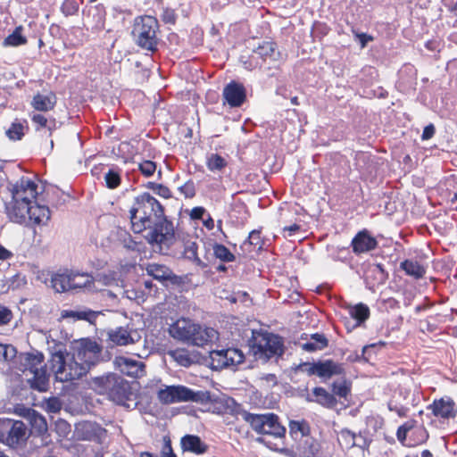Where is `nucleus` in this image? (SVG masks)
Masks as SVG:
<instances>
[{"label":"nucleus","mask_w":457,"mask_h":457,"mask_svg":"<svg viewBox=\"0 0 457 457\" xmlns=\"http://www.w3.org/2000/svg\"><path fill=\"white\" fill-rule=\"evenodd\" d=\"M129 213L131 229L137 234L151 228L155 221L165 216L164 208L161 203L146 192L135 197Z\"/></svg>","instance_id":"f257e3e1"},{"label":"nucleus","mask_w":457,"mask_h":457,"mask_svg":"<svg viewBox=\"0 0 457 457\" xmlns=\"http://www.w3.org/2000/svg\"><path fill=\"white\" fill-rule=\"evenodd\" d=\"M169 334L174 339L195 346H204L213 340L217 331L195 323L190 319L180 318L169 327Z\"/></svg>","instance_id":"f03ea898"},{"label":"nucleus","mask_w":457,"mask_h":457,"mask_svg":"<svg viewBox=\"0 0 457 457\" xmlns=\"http://www.w3.org/2000/svg\"><path fill=\"white\" fill-rule=\"evenodd\" d=\"M17 369L28 378V383L32 389L38 392H46L49 389V374L42 353H22Z\"/></svg>","instance_id":"7ed1b4c3"},{"label":"nucleus","mask_w":457,"mask_h":457,"mask_svg":"<svg viewBox=\"0 0 457 457\" xmlns=\"http://www.w3.org/2000/svg\"><path fill=\"white\" fill-rule=\"evenodd\" d=\"M132 37L137 46L152 54L158 51L161 41L160 24L156 17L140 15L134 19Z\"/></svg>","instance_id":"20e7f679"},{"label":"nucleus","mask_w":457,"mask_h":457,"mask_svg":"<svg viewBox=\"0 0 457 457\" xmlns=\"http://www.w3.org/2000/svg\"><path fill=\"white\" fill-rule=\"evenodd\" d=\"M243 420L249 425L257 435L268 436L275 439H285L287 428L282 425L280 418L274 412L252 413L245 410L237 411Z\"/></svg>","instance_id":"39448f33"},{"label":"nucleus","mask_w":457,"mask_h":457,"mask_svg":"<svg viewBox=\"0 0 457 457\" xmlns=\"http://www.w3.org/2000/svg\"><path fill=\"white\" fill-rule=\"evenodd\" d=\"M84 365L75 354L69 356L61 351L54 353L50 360L51 370L54 372L56 380L61 382L72 381L85 376L89 370Z\"/></svg>","instance_id":"423d86ee"},{"label":"nucleus","mask_w":457,"mask_h":457,"mask_svg":"<svg viewBox=\"0 0 457 457\" xmlns=\"http://www.w3.org/2000/svg\"><path fill=\"white\" fill-rule=\"evenodd\" d=\"M96 384L101 395H105L108 399L120 405H125L131 400L133 395L130 384L121 376L110 373L97 378Z\"/></svg>","instance_id":"0eeeda50"},{"label":"nucleus","mask_w":457,"mask_h":457,"mask_svg":"<svg viewBox=\"0 0 457 457\" xmlns=\"http://www.w3.org/2000/svg\"><path fill=\"white\" fill-rule=\"evenodd\" d=\"M146 236V240L151 245H157L160 250L169 249L175 241V230L172 221L166 216L155 221Z\"/></svg>","instance_id":"6e6552de"},{"label":"nucleus","mask_w":457,"mask_h":457,"mask_svg":"<svg viewBox=\"0 0 457 457\" xmlns=\"http://www.w3.org/2000/svg\"><path fill=\"white\" fill-rule=\"evenodd\" d=\"M300 369L308 376L316 375L324 381L330 379L333 376L342 375L345 373L343 364L336 362L330 359L313 362H304L300 365Z\"/></svg>","instance_id":"1a4fd4ad"},{"label":"nucleus","mask_w":457,"mask_h":457,"mask_svg":"<svg viewBox=\"0 0 457 457\" xmlns=\"http://www.w3.org/2000/svg\"><path fill=\"white\" fill-rule=\"evenodd\" d=\"M74 435L78 440L103 444L107 437V430L96 422L86 420L76 425Z\"/></svg>","instance_id":"9d476101"},{"label":"nucleus","mask_w":457,"mask_h":457,"mask_svg":"<svg viewBox=\"0 0 457 457\" xmlns=\"http://www.w3.org/2000/svg\"><path fill=\"white\" fill-rule=\"evenodd\" d=\"M196 393L184 386H168L157 392L158 400L163 404L196 401Z\"/></svg>","instance_id":"9b49d317"},{"label":"nucleus","mask_w":457,"mask_h":457,"mask_svg":"<svg viewBox=\"0 0 457 457\" xmlns=\"http://www.w3.org/2000/svg\"><path fill=\"white\" fill-rule=\"evenodd\" d=\"M101 353L102 346L99 344L91 339H84L73 354L82 364H85L86 368L90 370L92 366L99 361Z\"/></svg>","instance_id":"f8f14e48"},{"label":"nucleus","mask_w":457,"mask_h":457,"mask_svg":"<svg viewBox=\"0 0 457 457\" xmlns=\"http://www.w3.org/2000/svg\"><path fill=\"white\" fill-rule=\"evenodd\" d=\"M37 184L29 178L21 177L12 187V199L33 204L37 202L38 195Z\"/></svg>","instance_id":"ddd939ff"},{"label":"nucleus","mask_w":457,"mask_h":457,"mask_svg":"<svg viewBox=\"0 0 457 457\" xmlns=\"http://www.w3.org/2000/svg\"><path fill=\"white\" fill-rule=\"evenodd\" d=\"M257 353L264 355L267 359L274 356H280L284 353V345L280 337L273 334H263L255 343Z\"/></svg>","instance_id":"4468645a"},{"label":"nucleus","mask_w":457,"mask_h":457,"mask_svg":"<svg viewBox=\"0 0 457 457\" xmlns=\"http://www.w3.org/2000/svg\"><path fill=\"white\" fill-rule=\"evenodd\" d=\"M223 104L231 108L240 107L246 101V90L242 83L235 80L228 83L222 91Z\"/></svg>","instance_id":"2eb2a0df"},{"label":"nucleus","mask_w":457,"mask_h":457,"mask_svg":"<svg viewBox=\"0 0 457 457\" xmlns=\"http://www.w3.org/2000/svg\"><path fill=\"white\" fill-rule=\"evenodd\" d=\"M113 362L122 374L129 377L137 378L145 373V365L140 361L125 356H116Z\"/></svg>","instance_id":"dca6fc26"},{"label":"nucleus","mask_w":457,"mask_h":457,"mask_svg":"<svg viewBox=\"0 0 457 457\" xmlns=\"http://www.w3.org/2000/svg\"><path fill=\"white\" fill-rule=\"evenodd\" d=\"M427 408L435 417L443 420L453 419L457 415L456 404L450 397L435 399Z\"/></svg>","instance_id":"f3484780"},{"label":"nucleus","mask_w":457,"mask_h":457,"mask_svg":"<svg viewBox=\"0 0 457 457\" xmlns=\"http://www.w3.org/2000/svg\"><path fill=\"white\" fill-rule=\"evenodd\" d=\"M212 359L213 361L218 362L219 367L224 368L243 363L245 355L239 349L228 348L220 351H212Z\"/></svg>","instance_id":"a211bd4d"},{"label":"nucleus","mask_w":457,"mask_h":457,"mask_svg":"<svg viewBox=\"0 0 457 457\" xmlns=\"http://www.w3.org/2000/svg\"><path fill=\"white\" fill-rule=\"evenodd\" d=\"M7 445L16 447L27 440V427L21 420H5Z\"/></svg>","instance_id":"6ab92c4d"},{"label":"nucleus","mask_w":457,"mask_h":457,"mask_svg":"<svg viewBox=\"0 0 457 457\" xmlns=\"http://www.w3.org/2000/svg\"><path fill=\"white\" fill-rule=\"evenodd\" d=\"M378 245V240L365 228L359 231L351 242L353 252L356 255L375 250Z\"/></svg>","instance_id":"aec40b11"},{"label":"nucleus","mask_w":457,"mask_h":457,"mask_svg":"<svg viewBox=\"0 0 457 457\" xmlns=\"http://www.w3.org/2000/svg\"><path fill=\"white\" fill-rule=\"evenodd\" d=\"M33 112H49L54 110L57 104V96L52 90L47 91L46 94L37 92L29 103Z\"/></svg>","instance_id":"412c9836"},{"label":"nucleus","mask_w":457,"mask_h":457,"mask_svg":"<svg viewBox=\"0 0 457 457\" xmlns=\"http://www.w3.org/2000/svg\"><path fill=\"white\" fill-rule=\"evenodd\" d=\"M53 288L58 292L62 293L72 289L84 288V282H75L74 277H71V271L65 273H54L51 278Z\"/></svg>","instance_id":"4be33fe9"},{"label":"nucleus","mask_w":457,"mask_h":457,"mask_svg":"<svg viewBox=\"0 0 457 457\" xmlns=\"http://www.w3.org/2000/svg\"><path fill=\"white\" fill-rule=\"evenodd\" d=\"M180 447L185 453L203 455L209 450V445L197 435L187 434L180 438Z\"/></svg>","instance_id":"5701e85b"},{"label":"nucleus","mask_w":457,"mask_h":457,"mask_svg":"<svg viewBox=\"0 0 457 457\" xmlns=\"http://www.w3.org/2000/svg\"><path fill=\"white\" fill-rule=\"evenodd\" d=\"M305 400L309 403H316L320 406L332 409L337 404L336 396L321 386H316L312 394H308Z\"/></svg>","instance_id":"b1692460"},{"label":"nucleus","mask_w":457,"mask_h":457,"mask_svg":"<svg viewBox=\"0 0 457 457\" xmlns=\"http://www.w3.org/2000/svg\"><path fill=\"white\" fill-rule=\"evenodd\" d=\"M337 440L341 447L345 449H351L354 446L366 449L370 445L366 438L362 437L361 435L357 436L347 428H342L337 433Z\"/></svg>","instance_id":"393cba45"},{"label":"nucleus","mask_w":457,"mask_h":457,"mask_svg":"<svg viewBox=\"0 0 457 457\" xmlns=\"http://www.w3.org/2000/svg\"><path fill=\"white\" fill-rule=\"evenodd\" d=\"M51 218V212L46 205L38 204L37 202L30 204L28 220L31 226H45Z\"/></svg>","instance_id":"a878e982"},{"label":"nucleus","mask_w":457,"mask_h":457,"mask_svg":"<svg viewBox=\"0 0 457 457\" xmlns=\"http://www.w3.org/2000/svg\"><path fill=\"white\" fill-rule=\"evenodd\" d=\"M30 204L28 202L12 199L11 204L6 207V212L9 219L16 223H23L28 218Z\"/></svg>","instance_id":"bb28decb"},{"label":"nucleus","mask_w":457,"mask_h":457,"mask_svg":"<svg viewBox=\"0 0 457 457\" xmlns=\"http://www.w3.org/2000/svg\"><path fill=\"white\" fill-rule=\"evenodd\" d=\"M147 274L159 281L176 282L177 276L163 264L148 263L145 267Z\"/></svg>","instance_id":"cd10ccee"},{"label":"nucleus","mask_w":457,"mask_h":457,"mask_svg":"<svg viewBox=\"0 0 457 457\" xmlns=\"http://www.w3.org/2000/svg\"><path fill=\"white\" fill-rule=\"evenodd\" d=\"M46 113L32 112L29 117L36 131H41L46 129L51 136L56 129V119L54 117H47Z\"/></svg>","instance_id":"c85d7f7f"},{"label":"nucleus","mask_w":457,"mask_h":457,"mask_svg":"<svg viewBox=\"0 0 457 457\" xmlns=\"http://www.w3.org/2000/svg\"><path fill=\"white\" fill-rule=\"evenodd\" d=\"M198 245L195 241L187 240L184 244L183 256L193 262L195 265L201 268H206L211 262L209 256H204L205 261L198 256Z\"/></svg>","instance_id":"c756f323"},{"label":"nucleus","mask_w":457,"mask_h":457,"mask_svg":"<svg viewBox=\"0 0 457 457\" xmlns=\"http://www.w3.org/2000/svg\"><path fill=\"white\" fill-rule=\"evenodd\" d=\"M400 269L403 270L407 276L416 280L423 278L427 272V267L425 265L411 259L403 261L400 263Z\"/></svg>","instance_id":"7c9ffc66"},{"label":"nucleus","mask_w":457,"mask_h":457,"mask_svg":"<svg viewBox=\"0 0 457 457\" xmlns=\"http://www.w3.org/2000/svg\"><path fill=\"white\" fill-rule=\"evenodd\" d=\"M108 340L112 345L120 346L134 343L130 332L123 327H118L115 329H111L108 332Z\"/></svg>","instance_id":"2f4dec72"},{"label":"nucleus","mask_w":457,"mask_h":457,"mask_svg":"<svg viewBox=\"0 0 457 457\" xmlns=\"http://www.w3.org/2000/svg\"><path fill=\"white\" fill-rule=\"evenodd\" d=\"M254 52L264 61L267 59L276 61L280 57V53L278 51L277 44L274 41H263L256 47Z\"/></svg>","instance_id":"473e14b6"},{"label":"nucleus","mask_w":457,"mask_h":457,"mask_svg":"<svg viewBox=\"0 0 457 457\" xmlns=\"http://www.w3.org/2000/svg\"><path fill=\"white\" fill-rule=\"evenodd\" d=\"M25 129H29L27 120L15 119L6 129L5 135L10 140L19 141L25 136Z\"/></svg>","instance_id":"72a5a7b5"},{"label":"nucleus","mask_w":457,"mask_h":457,"mask_svg":"<svg viewBox=\"0 0 457 457\" xmlns=\"http://www.w3.org/2000/svg\"><path fill=\"white\" fill-rule=\"evenodd\" d=\"M23 415L29 419L32 428L35 429L37 434H44L47 430V423L45 417L37 411L27 408Z\"/></svg>","instance_id":"f704fd0d"},{"label":"nucleus","mask_w":457,"mask_h":457,"mask_svg":"<svg viewBox=\"0 0 457 457\" xmlns=\"http://www.w3.org/2000/svg\"><path fill=\"white\" fill-rule=\"evenodd\" d=\"M428 438V433L424 426H418L417 421L413 420L411 434H409L408 446H417L425 443Z\"/></svg>","instance_id":"c9c22d12"},{"label":"nucleus","mask_w":457,"mask_h":457,"mask_svg":"<svg viewBox=\"0 0 457 457\" xmlns=\"http://www.w3.org/2000/svg\"><path fill=\"white\" fill-rule=\"evenodd\" d=\"M328 345V340L323 334H312L306 343L302 345V348L306 352H316L325 349Z\"/></svg>","instance_id":"e433bc0d"},{"label":"nucleus","mask_w":457,"mask_h":457,"mask_svg":"<svg viewBox=\"0 0 457 457\" xmlns=\"http://www.w3.org/2000/svg\"><path fill=\"white\" fill-rule=\"evenodd\" d=\"M212 254L215 259L222 262H232L236 260L235 254L224 245L214 242L211 244Z\"/></svg>","instance_id":"4c0bfd02"},{"label":"nucleus","mask_w":457,"mask_h":457,"mask_svg":"<svg viewBox=\"0 0 457 457\" xmlns=\"http://www.w3.org/2000/svg\"><path fill=\"white\" fill-rule=\"evenodd\" d=\"M349 315L356 321V325L360 326L370 318V311L368 305L360 303L349 307Z\"/></svg>","instance_id":"58836bf2"},{"label":"nucleus","mask_w":457,"mask_h":457,"mask_svg":"<svg viewBox=\"0 0 457 457\" xmlns=\"http://www.w3.org/2000/svg\"><path fill=\"white\" fill-rule=\"evenodd\" d=\"M23 30L24 29L21 25L17 26L12 31V33L4 39L3 46L5 47H17L20 46L26 45L28 40L27 37L22 35Z\"/></svg>","instance_id":"ea45409f"},{"label":"nucleus","mask_w":457,"mask_h":457,"mask_svg":"<svg viewBox=\"0 0 457 457\" xmlns=\"http://www.w3.org/2000/svg\"><path fill=\"white\" fill-rule=\"evenodd\" d=\"M97 316V313L91 310L85 311H72V310H62L61 312L62 319L71 318L75 320H87L92 322Z\"/></svg>","instance_id":"a19ab883"},{"label":"nucleus","mask_w":457,"mask_h":457,"mask_svg":"<svg viewBox=\"0 0 457 457\" xmlns=\"http://www.w3.org/2000/svg\"><path fill=\"white\" fill-rule=\"evenodd\" d=\"M168 353L180 366L189 367L194 362L187 349L177 348L175 350L169 351Z\"/></svg>","instance_id":"79ce46f5"},{"label":"nucleus","mask_w":457,"mask_h":457,"mask_svg":"<svg viewBox=\"0 0 457 457\" xmlns=\"http://www.w3.org/2000/svg\"><path fill=\"white\" fill-rule=\"evenodd\" d=\"M205 164L210 171L215 172L223 170L228 166V162L219 154H211L207 156Z\"/></svg>","instance_id":"37998d69"},{"label":"nucleus","mask_w":457,"mask_h":457,"mask_svg":"<svg viewBox=\"0 0 457 457\" xmlns=\"http://www.w3.org/2000/svg\"><path fill=\"white\" fill-rule=\"evenodd\" d=\"M105 186L109 189H115L121 184V169L111 168L104 175Z\"/></svg>","instance_id":"c03bdc74"},{"label":"nucleus","mask_w":457,"mask_h":457,"mask_svg":"<svg viewBox=\"0 0 457 457\" xmlns=\"http://www.w3.org/2000/svg\"><path fill=\"white\" fill-rule=\"evenodd\" d=\"M332 394L340 398L346 399L351 394V383L347 380H343L339 383L334 382L332 384Z\"/></svg>","instance_id":"a18cd8bd"},{"label":"nucleus","mask_w":457,"mask_h":457,"mask_svg":"<svg viewBox=\"0 0 457 457\" xmlns=\"http://www.w3.org/2000/svg\"><path fill=\"white\" fill-rule=\"evenodd\" d=\"M42 407L48 413H57L62 409V403L56 396H52L44 400Z\"/></svg>","instance_id":"49530a36"},{"label":"nucleus","mask_w":457,"mask_h":457,"mask_svg":"<svg viewBox=\"0 0 457 457\" xmlns=\"http://www.w3.org/2000/svg\"><path fill=\"white\" fill-rule=\"evenodd\" d=\"M146 187L152 189L156 195L162 196V198L170 199L172 197L170 189L162 184L148 182L146 184Z\"/></svg>","instance_id":"de8ad7c7"},{"label":"nucleus","mask_w":457,"mask_h":457,"mask_svg":"<svg viewBox=\"0 0 457 457\" xmlns=\"http://www.w3.org/2000/svg\"><path fill=\"white\" fill-rule=\"evenodd\" d=\"M412 423L413 420H409L397 428L396 436L402 444L405 443L407 436L411 434Z\"/></svg>","instance_id":"09e8293b"},{"label":"nucleus","mask_w":457,"mask_h":457,"mask_svg":"<svg viewBox=\"0 0 457 457\" xmlns=\"http://www.w3.org/2000/svg\"><path fill=\"white\" fill-rule=\"evenodd\" d=\"M138 170L145 177H151L156 170V163L150 160H144L138 163Z\"/></svg>","instance_id":"8fccbe9b"},{"label":"nucleus","mask_w":457,"mask_h":457,"mask_svg":"<svg viewBox=\"0 0 457 457\" xmlns=\"http://www.w3.org/2000/svg\"><path fill=\"white\" fill-rule=\"evenodd\" d=\"M263 240L262 238V233L260 230H253L250 232L247 240L245 241L244 245H253L257 249H262L263 246Z\"/></svg>","instance_id":"3c124183"},{"label":"nucleus","mask_w":457,"mask_h":457,"mask_svg":"<svg viewBox=\"0 0 457 457\" xmlns=\"http://www.w3.org/2000/svg\"><path fill=\"white\" fill-rule=\"evenodd\" d=\"M288 426L291 434H296L300 432L303 436H304L309 431V427L305 420H290Z\"/></svg>","instance_id":"603ef678"},{"label":"nucleus","mask_w":457,"mask_h":457,"mask_svg":"<svg viewBox=\"0 0 457 457\" xmlns=\"http://www.w3.org/2000/svg\"><path fill=\"white\" fill-rule=\"evenodd\" d=\"M16 353V350L13 346L0 344V362L8 361L12 360Z\"/></svg>","instance_id":"864d4df0"},{"label":"nucleus","mask_w":457,"mask_h":457,"mask_svg":"<svg viewBox=\"0 0 457 457\" xmlns=\"http://www.w3.org/2000/svg\"><path fill=\"white\" fill-rule=\"evenodd\" d=\"M62 12L67 17L74 15L79 11V5L74 0H65L61 6Z\"/></svg>","instance_id":"5fc2aeb1"},{"label":"nucleus","mask_w":457,"mask_h":457,"mask_svg":"<svg viewBox=\"0 0 457 457\" xmlns=\"http://www.w3.org/2000/svg\"><path fill=\"white\" fill-rule=\"evenodd\" d=\"M178 15L174 9L166 7L161 14V19L165 24L174 25L177 21Z\"/></svg>","instance_id":"6e6d98bb"},{"label":"nucleus","mask_w":457,"mask_h":457,"mask_svg":"<svg viewBox=\"0 0 457 457\" xmlns=\"http://www.w3.org/2000/svg\"><path fill=\"white\" fill-rule=\"evenodd\" d=\"M161 457H177L171 445V440L169 436H163V445L161 450Z\"/></svg>","instance_id":"4d7b16f0"},{"label":"nucleus","mask_w":457,"mask_h":457,"mask_svg":"<svg viewBox=\"0 0 457 457\" xmlns=\"http://www.w3.org/2000/svg\"><path fill=\"white\" fill-rule=\"evenodd\" d=\"M71 277H74L75 282H84L85 287H90L94 284L93 277L88 273H79L71 271Z\"/></svg>","instance_id":"13d9d810"},{"label":"nucleus","mask_w":457,"mask_h":457,"mask_svg":"<svg viewBox=\"0 0 457 457\" xmlns=\"http://www.w3.org/2000/svg\"><path fill=\"white\" fill-rule=\"evenodd\" d=\"M71 33L77 37V39L75 41H72V40L70 41L71 47L76 48V47L82 46L84 43V37H85V34H84L82 29L79 27H73L71 29Z\"/></svg>","instance_id":"bf43d9fd"},{"label":"nucleus","mask_w":457,"mask_h":457,"mask_svg":"<svg viewBox=\"0 0 457 457\" xmlns=\"http://www.w3.org/2000/svg\"><path fill=\"white\" fill-rule=\"evenodd\" d=\"M179 190L187 198H193L195 195V187L192 180L184 183Z\"/></svg>","instance_id":"052dcab7"},{"label":"nucleus","mask_w":457,"mask_h":457,"mask_svg":"<svg viewBox=\"0 0 457 457\" xmlns=\"http://www.w3.org/2000/svg\"><path fill=\"white\" fill-rule=\"evenodd\" d=\"M12 313L7 307L0 305V326L5 325L11 321Z\"/></svg>","instance_id":"680f3d73"},{"label":"nucleus","mask_w":457,"mask_h":457,"mask_svg":"<svg viewBox=\"0 0 457 457\" xmlns=\"http://www.w3.org/2000/svg\"><path fill=\"white\" fill-rule=\"evenodd\" d=\"M205 212L206 210L204 207L196 206L191 210L189 215L192 220H203Z\"/></svg>","instance_id":"e2e57ef3"},{"label":"nucleus","mask_w":457,"mask_h":457,"mask_svg":"<svg viewBox=\"0 0 457 457\" xmlns=\"http://www.w3.org/2000/svg\"><path fill=\"white\" fill-rule=\"evenodd\" d=\"M435 132H436V129H435L434 125L429 124L424 128L422 135H421V138L423 140L430 139L431 137H433Z\"/></svg>","instance_id":"0e129e2a"},{"label":"nucleus","mask_w":457,"mask_h":457,"mask_svg":"<svg viewBox=\"0 0 457 457\" xmlns=\"http://www.w3.org/2000/svg\"><path fill=\"white\" fill-rule=\"evenodd\" d=\"M356 37L359 38L362 48L365 47L369 42H371L374 39L372 36L366 33H358L356 34Z\"/></svg>","instance_id":"69168bd1"},{"label":"nucleus","mask_w":457,"mask_h":457,"mask_svg":"<svg viewBox=\"0 0 457 457\" xmlns=\"http://www.w3.org/2000/svg\"><path fill=\"white\" fill-rule=\"evenodd\" d=\"M388 408L390 411H395L397 413L398 416L400 417H406L407 416V413H408V408L406 407H403V406H392L391 403L388 404Z\"/></svg>","instance_id":"338daca9"},{"label":"nucleus","mask_w":457,"mask_h":457,"mask_svg":"<svg viewBox=\"0 0 457 457\" xmlns=\"http://www.w3.org/2000/svg\"><path fill=\"white\" fill-rule=\"evenodd\" d=\"M443 5L450 12H457V0H442Z\"/></svg>","instance_id":"774afa93"}]
</instances>
